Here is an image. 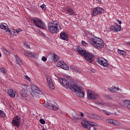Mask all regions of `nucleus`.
Wrapping results in <instances>:
<instances>
[{"label": "nucleus", "instance_id": "obj_28", "mask_svg": "<svg viewBox=\"0 0 130 130\" xmlns=\"http://www.w3.org/2000/svg\"><path fill=\"white\" fill-rule=\"evenodd\" d=\"M109 91L111 92H116V91H119V88H116V87L113 86L109 89Z\"/></svg>", "mask_w": 130, "mask_h": 130}, {"label": "nucleus", "instance_id": "obj_48", "mask_svg": "<svg viewBox=\"0 0 130 130\" xmlns=\"http://www.w3.org/2000/svg\"><path fill=\"white\" fill-rule=\"evenodd\" d=\"M81 116H84V114L83 113H82V112H81Z\"/></svg>", "mask_w": 130, "mask_h": 130}, {"label": "nucleus", "instance_id": "obj_33", "mask_svg": "<svg viewBox=\"0 0 130 130\" xmlns=\"http://www.w3.org/2000/svg\"><path fill=\"white\" fill-rule=\"evenodd\" d=\"M3 50L5 53L7 54V55H10V54H11V52L9 50H7L6 49L4 48Z\"/></svg>", "mask_w": 130, "mask_h": 130}, {"label": "nucleus", "instance_id": "obj_19", "mask_svg": "<svg viewBox=\"0 0 130 130\" xmlns=\"http://www.w3.org/2000/svg\"><path fill=\"white\" fill-rule=\"evenodd\" d=\"M60 38L62 40H66V41H69V34L66 32H61L60 35Z\"/></svg>", "mask_w": 130, "mask_h": 130}, {"label": "nucleus", "instance_id": "obj_49", "mask_svg": "<svg viewBox=\"0 0 130 130\" xmlns=\"http://www.w3.org/2000/svg\"><path fill=\"white\" fill-rule=\"evenodd\" d=\"M127 44L128 45H130V42H127Z\"/></svg>", "mask_w": 130, "mask_h": 130}, {"label": "nucleus", "instance_id": "obj_6", "mask_svg": "<svg viewBox=\"0 0 130 130\" xmlns=\"http://www.w3.org/2000/svg\"><path fill=\"white\" fill-rule=\"evenodd\" d=\"M87 98H88L90 100H95V99L99 98V94L90 89L87 90Z\"/></svg>", "mask_w": 130, "mask_h": 130}, {"label": "nucleus", "instance_id": "obj_32", "mask_svg": "<svg viewBox=\"0 0 130 130\" xmlns=\"http://www.w3.org/2000/svg\"><path fill=\"white\" fill-rule=\"evenodd\" d=\"M0 72L3 74H7V69L6 68H2L0 69Z\"/></svg>", "mask_w": 130, "mask_h": 130}, {"label": "nucleus", "instance_id": "obj_23", "mask_svg": "<svg viewBox=\"0 0 130 130\" xmlns=\"http://www.w3.org/2000/svg\"><path fill=\"white\" fill-rule=\"evenodd\" d=\"M66 11L67 13H68L69 16H74V15H75V11H74V9L70 7H68Z\"/></svg>", "mask_w": 130, "mask_h": 130}, {"label": "nucleus", "instance_id": "obj_8", "mask_svg": "<svg viewBox=\"0 0 130 130\" xmlns=\"http://www.w3.org/2000/svg\"><path fill=\"white\" fill-rule=\"evenodd\" d=\"M21 121V118L19 116L16 115L14 116L12 120V123L13 125L19 127L20 126V122Z\"/></svg>", "mask_w": 130, "mask_h": 130}, {"label": "nucleus", "instance_id": "obj_38", "mask_svg": "<svg viewBox=\"0 0 130 130\" xmlns=\"http://www.w3.org/2000/svg\"><path fill=\"white\" fill-rule=\"evenodd\" d=\"M83 46H88V43H86V42L82 41L81 42Z\"/></svg>", "mask_w": 130, "mask_h": 130}, {"label": "nucleus", "instance_id": "obj_41", "mask_svg": "<svg viewBox=\"0 0 130 130\" xmlns=\"http://www.w3.org/2000/svg\"><path fill=\"white\" fill-rule=\"evenodd\" d=\"M22 29L20 28H18L16 30V33H20V32H21Z\"/></svg>", "mask_w": 130, "mask_h": 130}, {"label": "nucleus", "instance_id": "obj_24", "mask_svg": "<svg viewBox=\"0 0 130 130\" xmlns=\"http://www.w3.org/2000/svg\"><path fill=\"white\" fill-rule=\"evenodd\" d=\"M0 28L3 29V30H5L6 31H8V29H9V27H8V24L5 23H2L0 24Z\"/></svg>", "mask_w": 130, "mask_h": 130}, {"label": "nucleus", "instance_id": "obj_44", "mask_svg": "<svg viewBox=\"0 0 130 130\" xmlns=\"http://www.w3.org/2000/svg\"><path fill=\"white\" fill-rule=\"evenodd\" d=\"M73 72H75V73H78L79 74H80V71L77 69H74Z\"/></svg>", "mask_w": 130, "mask_h": 130}, {"label": "nucleus", "instance_id": "obj_29", "mask_svg": "<svg viewBox=\"0 0 130 130\" xmlns=\"http://www.w3.org/2000/svg\"><path fill=\"white\" fill-rule=\"evenodd\" d=\"M120 124V123L116 120L114 119L113 121V125H114L115 126H119V125Z\"/></svg>", "mask_w": 130, "mask_h": 130}, {"label": "nucleus", "instance_id": "obj_18", "mask_svg": "<svg viewBox=\"0 0 130 130\" xmlns=\"http://www.w3.org/2000/svg\"><path fill=\"white\" fill-rule=\"evenodd\" d=\"M46 79L47 81V84L50 89H51V90H53V89H54V85H53V82H52V80H51L50 76H47Z\"/></svg>", "mask_w": 130, "mask_h": 130}, {"label": "nucleus", "instance_id": "obj_51", "mask_svg": "<svg viewBox=\"0 0 130 130\" xmlns=\"http://www.w3.org/2000/svg\"><path fill=\"white\" fill-rule=\"evenodd\" d=\"M109 99H108V100H109V99H111V98H110V96H109Z\"/></svg>", "mask_w": 130, "mask_h": 130}, {"label": "nucleus", "instance_id": "obj_4", "mask_svg": "<svg viewBox=\"0 0 130 130\" xmlns=\"http://www.w3.org/2000/svg\"><path fill=\"white\" fill-rule=\"evenodd\" d=\"M32 21L38 28H41V29H43V30H46V25L39 18H34L32 19Z\"/></svg>", "mask_w": 130, "mask_h": 130}, {"label": "nucleus", "instance_id": "obj_42", "mask_svg": "<svg viewBox=\"0 0 130 130\" xmlns=\"http://www.w3.org/2000/svg\"><path fill=\"white\" fill-rule=\"evenodd\" d=\"M24 46H25V47H26L27 48H30V46H29V45H28L26 43H24Z\"/></svg>", "mask_w": 130, "mask_h": 130}, {"label": "nucleus", "instance_id": "obj_20", "mask_svg": "<svg viewBox=\"0 0 130 130\" xmlns=\"http://www.w3.org/2000/svg\"><path fill=\"white\" fill-rule=\"evenodd\" d=\"M27 92H28V90H25V89H22L20 91L21 97L24 98V99H25V100H28V99H29Z\"/></svg>", "mask_w": 130, "mask_h": 130}, {"label": "nucleus", "instance_id": "obj_1", "mask_svg": "<svg viewBox=\"0 0 130 130\" xmlns=\"http://www.w3.org/2000/svg\"><path fill=\"white\" fill-rule=\"evenodd\" d=\"M59 81L63 87L69 88L70 90H74V91L77 92V96L78 97H80V98H83L84 97L85 93L77 85L74 84L73 83H69L66 79H63L61 77L59 78Z\"/></svg>", "mask_w": 130, "mask_h": 130}, {"label": "nucleus", "instance_id": "obj_36", "mask_svg": "<svg viewBox=\"0 0 130 130\" xmlns=\"http://www.w3.org/2000/svg\"><path fill=\"white\" fill-rule=\"evenodd\" d=\"M114 119H107V121H108V122L109 123H110V124H113V120H114Z\"/></svg>", "mask_w": 130, "mask_h": 130}, {"label": "nucleus", "instance_id": "obj_46", "mask_svg": "<svg viewBox=\"0 0 130 130\" xmlns=\"http://www.w3.org/2000/svg\"><path fill=\"white\" fill-rule=\"evenodd\" d=\"M117 22H118V23L119 24H120V25L121 24V23H122V22H121V21L120 20H117Z\"/></svg>", "mask_w": 130, "mask_h": 130}, {"label": "nucleus", "instance_id": "obj_9", "mask_svg": "<svg viewBox=\"0 0 130 130\" xmlns=\"http://www.w3.org/2000/svg\"><path fill=\"white\" fill-rule=\"evenodd\" d=\"M84 58L87 61H88V62H90V63H93L94 58H95L93 54L87 53V54L84 56Z\"/></svg>", "mask_w": 130, "mask_h": 130}, {"label": "nucleus", "instance_id": "obj_15", "mask_svg": "<svg viewBox=\"0 0 130 130\" xmlns=\"http://www.w3.org/2000/svg\"><path fill=\"white\" fill-rule=\"evenodd\" d=\"M31 89L33 93H37V94H40V95H43V92L40 90L39 87L35 85H32L31 86Z\"/></svg>", "mask_w": 130, "mask_h": 130}, {"label": "nucleus", "instance_id": "obj_53", "mask_svg": "<svg viewBox=\"0 0 130 130\" xmlns=\"http://www.w3.org/2000/svg\"><path fill=\"white\" fill-rule=\"evenodd\" d=\"M14 33H15V31H13V34H14Z\"/></svg>", "mask_w": 130, "mask_h": 130}, {"label": "nucleus", "instance_id": "obj_17", "mask_svg": "<svg viewBox=\"0 0 130 130\" xmlns=\"http://www.w3.org/2000/svg\"><path fill=\"white\" fill-rule=\"evenodd\" d=\"M84 122H85V123H87V124H88V125H90L91 127H93V129H94V130H97V127H98V126H99L98 124H97L96 123H94L93 122H91L87 120H85Z\"/></svg>", "mask_w": 130, "mask_h": 130}, {"label": "nucleus", "instance_id": "obj_22", "mask_svg": "<svg viewBox=\"0 0 130 130\" xmlns=\"http://www.w3.org/2000/svg\"><path fill=\"white\" fill-rule=\"evenodd\" d=\"M7 93L11 98H15L16 94L15 93V92H14L13 90L12 89H9L8 90Z\"/></svg>", "mask_w": 130, "mask_h": 130}, {"label": "nucleus", "instance_id": "obj_40", "mask_svg": "<svg viewBox=\"0 0 130 130\" xmlns=\"http://www.w3.org/2000/svg\"><path fill=\"white\" fill-rule=\"evenodd\" d=\"M42 60L43 61H46V60H47V58L45 56H43V57H42Z\"/></svg>", "mask_w": 130, "mask_h": 130}, {"label": "nucleus", "instance_id": "obj_37", "mask_svg": "<svg viewBox=\"0 0 130 130\" xmlns=\"http://www.w3.org/2000/svg\"><path fill=\"white\" fill-rule=\"evenodd\" d=\"M81 124H82L83 127H84V128H88V125H87L86 123L82 122H81Z\"/></svg>", "mask_w": 130, "mask_h": 130}, {"label": "nucleus", "instance_id": "obj_50", "mask_svg": "<svg viewBox=\"0 0 130 130\" xmlns=\"http://www.w3.org/2000/svg\"><path fill=\"white\" fill-rule=\"evenodd\" d=\"M1 56H2V53H1L0 52V57H1Z\"/></svg>", "mask_w": 130, "mask_h": 130}, {"label": "nucleus", "instance_id": "obj_30", "mask_svg": "<svg viewBox=\"0 0 130 130\" xmlns=\"http://www.w3.org/2000/svg\"><path fill=\"white\" fill-rule=\"evenodd\" d=\"M0 117H3L5 118L6 117V113L3 111L0 110Z\"/></svg>", "mask_w": 130, "mask_h": 130}, {"label": "nucleus", "instance_id": "obj_52", "mask_svg": "<svg viewBox=\"0 0 130 130\" xmlns=\"http://www.w3.org/2000/svg\"><path fill=\"white\" fill-rule=\"evenodd\" d=\"M125 2H128V0H124Z\"/></svg>", "mask_w": 130, "mask_h": 130}, {"label": "nucleus", "instance_id": "obj_14", "mask_svg": "<svg viewBox=\"0 0 130 130\" xmlns=\"http://www.w3.org/2000/svg\"><path fill=\"white\" fill-rule=\"evenodd\" d=\"M111 31L113 32H119L121 30V26L115 23L114 25H112L110 28Z\"/></svg>", "mask_w": 130, "mask_h": 130}, {"label": "nucleus", "instance_id": "obj_47", "mask_svg": "<svg viewBox=\"0 0 130 130\" xmlns=\"http://www.w3.org/2000/svg\"><path fill=\"white\" fill-rule=\"evenodd\" d=\"M94 2H96V3H99L100 0H94Z\"/></svg>", "mask_w": 130, "mask_h": 130}, {"label": "nucleus", "instance_id": "obj_7", "mask_svg": "<svg viewBox=\"0 0 130 130\" xmlns=\"http://www.w3.org/2000/svg\"><path fill=\"white\" fill-rule=\"evenodd\" d=\"M102 14H104V9L101 7H96L93 9L92 15L93 17H96V16H100Z\"/></svg>", "mask_w": 130, "mask_h": 130}, {"label": "nucleus", "instance_id": "obj_5", "mask_svg": "<svg viewBox=\"0 0 130 130\" xmlns=\"http://www.w3.org/2000/svg\"><path fill=\"white\" fill-rule=\"evenodd\" d=\"M96 104L98 106L100 107H109V108H115V106L113 104H109L108 103H105L102 100H98L96 102Z\"/></svg>", "mask_w": 130, "mask_h": 130}, {"label": "nucleus", "instance_id": "obj_2", "mask_svg": "<svg viewBox=\"0 0 130 130\" xmlns=\"http://www.w3.org/2000/svg\"><path fill=\"white\" fill-rule=\"evenodd\" d=\"M88 42L94 48L97 49H101L104 47V42L100 38L97 37L92 38L88 40Z\"/></svg>", "mask_w": 130, "mask_h": 130}, {"label": "nucleus", "instance_id": "obj_35", "mask_svg": "<svg viewBox=\"0 0 130 130\" xmlns=\"http://www.w3.org/2000/svg\"><path fill=\"white\" fill-rule=\"evenodd\" d=\"M102 110V111L105 112V113L106 114V115H107V116H109V115H110L111 114V112H108L105 110Z\"/></svg>", "mask_w": 130, "mask_h": 130}, {"label": "nucleus", "instance_id": "obj_12", "mask_svg": "<svg viewBox=\"0 0 130 130\" xmlns=\"http://www.w3.org/2000/svg\"><path fill=\"white\" fill-rule=\"evenodd\" d=\"M44 106L52 110H58V107L55 106V105L50 103V102H48L47 104H44Z\"/></svg>", "mask_w": 130, "mask_h": 130}, {"label": "nucleus", "instance_id": "obj_21", "mask_svg": "<svg viewBox=\"0 0 130 130\" xmlns=\"http://www.w3.org/2000/svg\"><path fill=\"white\" fill-rule=\"evenodd\" d=\"M77 51H78V53H79V54H81V55H83V56H84V57H85V56L86 55V54H87V52L86 51V50H83L82 49V48H77L76 49Z\"/></svg>", "mask_w": 130, "mask_h": 130}, {"label": "nucleus", "instance_id": "obj_11", "mask_svg": "<svg viewBox=\"0 0 130 130\" xmlns=\"http://www.w3.org/2000/svg\"><path fill=\"white\" fill-rule=\"evenodd\" d=\"M57 66L58 68H61V69H63V70H66V71L69 70V66H68L64 61H59L58 62Z\"/></svg>", "mask_w": 130, "mask_h": 130}, {"label": "nucleus", "instance_id": "obj_10", "mask_svg": "<svg viewBox=\"0 0 130 130\" xmlns=\"http://www.w3.org/2000/svg\"><path fill=\"white\" fill-rule=\"evenodd\" d=\"M97 61L99 63V64H101V66H102L105 68H108V67L109 66V63H108V62L105 59H103L102 58H99L97 60Z\"/></svg>", "mask_w": 130, "mask_h": 130}, {"label": "nucleus", "instance_id": "obj_26", "mask_svg": "<svg viewBox=\"0 0 130 130\" xmlns=\"http://www.w3.org/2000/svg\"><path fill=\"white\" fill-rule=\"evenodd\" d=\"M117 51L118 53H119V54H120V55H123V56H125L126 55V52L123 50L118 49Z\"/></svg>", "mask_w": 130, "mask_h": 130}, {"label": "nucleus", "instance_id": "obj_3", "mask_svg": "<svg viewBox=\"0 0 130 130\" xmlns=\"http://www.w3.org/2000/svg\"><path fill=\"white\" fill-rule=\"evenodd\" d=\"M48 29L51 33H57L59 31L58 23L55 21L49 23Z\"/></svg>", "mask_w": 130, "mask_h": 130}, {"label": "nucleus", "instance_id": "obj_31", "mask_svg": "<svg viewBox=\"0 0 130 130\" xmlns=\"http://www.w3.org/2000/svg\"><path fill=\"white\" fill-rule=\"evenodd\" d=\"M40 8L42 9L43 11H46L47 10V7L45 4H43L40 6Z\"/></svg>", "mask_w": 130, "mask_h": 130}, {"label": "nucleus", "instance_id": "obj_34", "mask_svg": "<svg viewBox=\"0 0 130 130\" xmlns=\"http://www.w3.org/2000/svg\"><path fill=\"white\" fill-rule=\"evenodd\" d=\"M125 104L127 108H128V109H130V101H126Z\"/></svg>", "mask_w": 130, "mask_h": 130}, {"label": "nucleus", "instance_id": "obj_16", "mask_svg": "<svg viewBox=\"0 0 130 130\" xmlns=\"http://www.w3.org/2000/svg\"><path fill=\"white\" fill-rule=\"evenodd\" d=\"M59 60V57L55 53H53L51 54L50 57V62H55L56 61H58Z\"/></svg>", "mask_w": 130, "mask_h": 130}, {"label": "nucleus", "instance_id": "obj_45", "mask_svg": "<svg viewBox=\"0 0 130 130\" xmlns=\"http://www.w3.org/2000/svg\"><path fill=\"white\" fill-rule=\"evenodd\" d=\"M25 78L26 80H27V81H30V78H29V77H28V76H25Z\"/></svg>", "mask_w": 130, "mask_h": 130}, {"label": "nucleus", "instance_id": "obj_39", "mask_svg": "<svg viewBox=\"0 0 130 130\" xmlns=\"http://www.w3.org/2000/svg\"><path fill=\"white\" fill-rule=\"evenodd\" d=\"M40 122L41 124H45V120L43 119H40Z\"/></svg>", "mask_w": 130, "mask_h": 130}, {"label": "nucleus", "instance_id": "obj_27", "mask_svg": "<svg viewBox=\"0 0 130 130\" xmlns=\"http://www.w3.org/2000/svg\"><path fill=\"white\" fill-rule=\"evenodd\" d=\"M21 87L22 90H25V91H29V85L25 84H22Z\"/></svg>", "mask_w": 130, "mask_h": 130}, {"label": "nucleus", "instance_id": "obj_13", "mask_svg": "<svg viewBox=\"0 0 130 130\" xmlns=\"http://www.w3.org/2000/svg\"><path fill=\"white\" fill-rule=\"evenodd\" d=\"M24 55L27 56V57H33L34 58H37L38 57V53H33L32 52H28L24 51L23 52Z\"/></svg>", "mask_w": 130, "mask_h": 130}, {"label": "nucleus", "instance_id": "obj_25", "mask_svg": "<svg viewBox=\"0 0 130 130\" xmlns=\"http://www.w3.org/2000/svg\"><path fill=\"white\" fill-rule=\"evenodd\" d=\"M15 57L16 59L17 64L19 66H22V64H23V62H22V60H21V59H20V58H19V56H18V55H15Z\"/></svg>", "mask_w": 130, "mask_h": 130}, {"label": "nucleus", "instance_id": "obj_43", "mask_svg": "<svg viewBox=\"0 0 130 130\" xmlns=\"http://www.w3.org/2000/svg\"><path fill=\"white\" fill-rule=\"evenodd\" d=\"M7 32H9L11 34H13V31L9 29V28H8Z\"/></svg>", "mask_w": 130, "mask_h": 130}]
</instances>
